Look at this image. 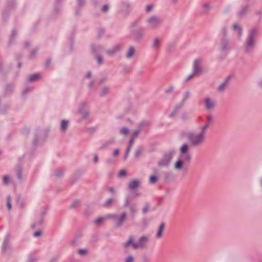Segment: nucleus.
<instances>
[{
  "instance_id": "obj_60",
  "label": "nucleus",
  "mask_w": 262,
  "mask_h": 262,
  "mask_svg": "<svg viewBox=\"0 0 262 262\" xmlns=\"http://www.w3.org/2000/svg\"><path fill=\"white\" fill-rule=\"evenodd\" d=\"M9 182V177L7 176H5L3 177V183L5 184H8Z\"/></svg>"
},
{
  "instance_id": "obj_14",
  "label": "nucleus",
  "mask_w": 262,
  "mask_h": 262,
  "mask_svg": "<svg viewBox=\"0 0 262 262\" xmlns=\"http://www.w3.org/2000/svg\"><path fill=\"white\" fill-rule=\"evenodd\" d=\"M40 77L41 75L38 73H36L30 75L27 78L25 82V84H27L29 82L37 81L40 79Z\"/></svg>"
},
{
  "instance_id": "obj_12",
  "label": "nucleus",
  "mask_w": 262,
  "mask_h": 262,
  "mask_svg": "<svg viewBox=\"0 0 262 262\" xmlns=\"http://www.w3.org/2000/svg\"><path fill=\"white\" fill-rule=\"evenodd\" d=\"M15 4V0H8L7 7L3 11V16H7Z\"/></svg>"
},
{
  "instance_id": "obj_2",
  "label": "nucleus",
  "mask_w": 262,
  "mask_h": 262,
  "mask_svg": "<svg viewBox=\"0 0 262 262\" xmlns=\"http://www.w3.org/2000/svg\"><path fill=\"white\" fill-rule=\"evenodd\" d=\"M50 132V129L48 127L36 128L32 140L33 145L34 146L41 145L47 139Z\"/></svg>"
},
{
  "instance_id": "obj_18",
  "label": "nucleus",
  "mask_w": 262,
  "mask_h": 262,
  "mask_svg": "<svg viewBox=\"0 0 262 262\" xmlns=\"http://www.w3.org/2000/svg\"><path fill=\"white\" fill-rule=\"evenodd\" d=\"M190 160V156L189 155L183 154L174 162V164H184L185 162H189Z\"/></svg>"
},
{
  "instance_id": "obj_9",
  "label": "nucleus",
  "mask_w": 262,
  "mask_h": 262,
  "mask_svg": "<svg viewBox=\"0 0 262 262\" xmlns=\"http://www.w3.org/2000/svg\"><path fill=\"white\" fill-rule=\"evenodd\" d=\"M230 50L229 41L227 37H222L220 42V50L224 53H228Z\"/></svg>"
},
{
  "instance_id": "obj_15",
  "label": "nucleus",
  "mask_w": 262,
  "mask_h": 262,
  "mask_svg": "<svg viewBox=\"0 0 262 262\" xmlns=\"http://www.w3.org/2000/svg\"><path fill=\"white\" fill-rule=\"evenodd\" d=\"M192 73L198 75L202 73V69L200 66V61L198 59L195 60L193 62Z\"/></svg>"
},
{
  "instance_id": "obj_8",
  "label": "nucleus",
  "mask_w": 262,
  "mask_h": 262,
  "mask_svg": "<svg viewBox=\"0 0 262 262\" xmlns=\"http://www.w3.org/2000/svg\"><path fill=\"white\" fill-rule=\"evenodd\" d=\"M63 1V0H55L52 12V15H54V17H56L61 12L62 9L61 5Z\"/></svg>"
},
{
  "instance_id": "obj_13",
  "label": "nucleus",
  "mask_w": 262,
  "mask_h": 262,
  "mask_svg": "<svg viewBox=\"0 0 262 262\" xmlns=\"http://www.w3.org/2000/svg\"><path fill=\"white\" fill-rule=\"evenodd\" d=\"M249 5H246L241 7L240 9L237 12V16L240 19H242L245 17L249 11Z\"/></svg>"
},
{
  "instance_id": "obj_48",
  "label": "nucleus",
  "mask_w": 262,
  "mask_h": 262,
  "mask_svg": "<svg viewBox=\"0 0 262 262\" xmlns=\"http://www.w3.org/2000/svg\"><path fill=\"white\" fill-rule=\"evenodd\" d=\"M140 131L141 130L140 129L134 131L130 139H133V141H134V139H136L138 136Z\"/></svg>"
},
{
  "instance_id": "obj_61",
  "label": "nucleus",
  "mask_w": 262,
  "mask_h": 262,
  "mask_svg": "<svg viewBox=\"0 0 262 262\" xmlns=\"http://www.w3.org/2000/svg\"><path fill=\"white\" fill-rule=\"evenodd\" d=\"M51 63V59L50 58L48 59L45 63V68H47L49 67Z\"/></svg>"
},
{
  "instance_id": "obj_25",
  "label": "nucleus",
  "mask_w": 262,
  "mask_h": 262,
  "mask_svg": "<svg viewBox=\"0 0 262 262\" xmlns=\"http://www.w3.org/2000/svg\"><path fill=\"white\" fill-rule=\"evenodd\" d=\"M32 156L29 154H25L22 157L18 158L20 163L29 162L31 159Z\"/></svg>"
},
{
  "instance_id": "obj_59",
  "label": "nucleus",
  "mask_w": 262,
  "mask_h": 262,
  "mask_svg": "<svg viewBox=\"0 0 262 262\" xmlns=\"http://www.w3.org/2000/svg\"><path fill=\"white\" fill-rule=\"evenodd\" d=\"M138 25V23L137 21H135L132 23L130 25V30L133 29H137L136 27Z\"/></svg>"
},
{
  "instance_id": "obj_26",
  "label": "nucleus",
  "mask_w": 262,
  "mask_h": 262,
  "mask_svg": "<svg viewBox=\"0 0 262 262\" xmlns=\"http://www.w3.org/2000/svg\"><path fill=\"white\" fill-rule=\"evenodd\" d=\"M91 48L92 52L94 54H97L103 50V47L99 45H92Z\"/></svg>"
},
{
  "instance_id": "obj_36",
  "label": "nucleus",
  "mask_w": 262,
  "mask_h": 262,
  "mask_svg": "<svg viewBox=\"0 0 262 262\" xmlns=\"http://www.w3.org/2000/svg\"><path fill=\"white\" fill-rule=\"evenodd\" d=\"M188 150V145L187 144H184L180 148V152L182 155L185 154Z\"/></svg>"
},
{
  "instance_id": "obj_43",
  "label": "nucleus",
  "mask_w": 262,
  "mask_h": 262,
  "mask_svg": "<svg viewBox=\"0 0 262 262\" xmlns=\"http://www.w3.org/2000/svg\"><path fill=\"white\" fill-rule=\"evenodd\" d=\"M96 58L97 61V63L99 65H102L103 63V58L101 56L99 55H96Z\"/></svg>"
},
{
  "instance_id": "obj_27",
  "label": "nucleus",
  "mask_w": 262,
  "mask_h": 262,
  "mask_svg": "<svg viewBox=\"0 0 262 262\" xmlns=\"http://www.w3.org/2000/svg\"><path fill=\"white\" fill-rule=\"evenodd\" d=\"M140 183V181L134 180L128 183V187L130 189H133L138 187Z\"/></svg>"
},
{
  "instance_id": "obj_44",
  "label": "nucleus",
  "mask_w": 262,
  "mask_h": 262,
  "mask_svg": "<svg viewBox=\"0 0 262 262\" xmlns=\"http://www.w3.org/2000/svg\"><path fill=\"white\" fill-rule=\"evenodd\" d=\"M174 89V86L172 85H170L167 89L164 91L166 94H170L172 92Z\"/></svg>"
},
{
  "instance_id": "obj_38",
  "label": "nucleus",
  "mask_w": 262,
  "mask_h": 262,
  "mask_svg": "<svg viewBox=\"0 0 262 262\" xmlns=\"http://www.w3.org/2000/svg\"><path fill=\"white\" fill-rule=\"evenodd\" d=\"M97 129V126H95V127H88L85 129V132L90 134V135H92L94 133H95V132L96 131Z\"/></svg>"
},
{
  "instance_id": "obj_35",
  "label": "nucleus",
  "mask_w": 262,
  "mask_h": 262,
  "mask_svg": "<svg viewBox=\"0 0 262 262\" xmlns=\"http://www.w3.org/2000/svg\"><path fill=\"white\" fill-rule=\"evenodd\" d=\"M108 76L107 74H105L104 75H102L98 80V83L99 84H101L104 83L105 82H106L107 81V80L108 79Z\"/></svg>"
},
{
  "instance_id": "obj_42",
  "label": "nucleus",
  "mask_w": 262,
  "mask_h": 262,
  "mask_svg": "<svg viewBox=\"0 0 262 262\" xmlns=\"http://www.w3.org/2000/svg\"><path fill=\"white\" fill-rule=\"evenodd\" d=\"M213 120V118L211 115H208L207 117V120L205 122V124H207L208 125H210L211 122H212Z\"/></svg>"
},
{
  "instance_id": "obj_53",
  "label": "nucleus",
  "mask_w": 262,
  "mask_h": 262,
  "mask_svg": "<svg viewBox=\"0 0 262 262\" xmlns=\"http://www.w3.org/2000/svg\"><path fill=\"white\" fill-rule=\"evenodd\" d=\"M157 180H158L157 177H156L155 176H152L150 177L149 182L151 184H154L157 182Z\"/></svg>"
},
{
  "instance_id": "obj_16",
  "label": "nucleus",
  "mask_w": 262,
  "mask_h": 262,
  "mask_svg": "<svg viewBox=\"0 0 262 262\" xmlns=\"http://www.w3.org/2000/svg\"><path fill=\"white\" fill-rule=\"evenodd\" d=\"M131 10V4L128 2H122L120 6L121 11L125 14H127Z\"/></svg>"
},
{
  "instance_id": "obj_3",
  "label": "nucleus",
  "mask_w": 262,
  "mask_h": 262,
  "mask_svg": "<svg viewBox=\"0 0 262 262\" xmlns=\"http://www.w3.org/2000/svg\"><path fill=\"white\" fill-rule=\"evenodd\" d=\"M187 137L193 146L198 147L202 145L205 139V136L200 133L195 134L192 132L188 133Z\"/></svg>"
},
{
  "instance_id": "obj_28",
  "label": "nucleus",
  "mask_w": 262,
  "mask_h": 262,
  "mask_svg": "<svg viewBox=\"0 0 262 262\" xmlns=\"http://www.w3.org/2000/svg\"><path fill=\"white\" fill-rule=\"evenodd\" d=\"M135 53V49L133 46H130L126 55L125 57L127 59H130Z\"/></svg>"
},
{
  "instance_id": "obj_29",
  "label": "nucleus",
  "mask_w": 262,
  "mask_h": 262,
  "mask_svg": "<svg viewBox=\"0 0 262 262\" xmlns=\"http://www.w3.org/2000/svg\"><path fill=\"white\" fill-rule=\"evenodd\" d=\"M110 88L108 86H105L103 87L100 93L99 96L101 97L105 96L110 92Z\"/></svg>"
},
{
  "instance_id": "obj_10",
  "label": "nucleus",
  "mask_w": 262,
  "mask_h": 262,
  "mask_svg": "<svg viewBox=\"0 0 262 262\" xmlns=\"http://www.w3.org/2000/svg\"><path fill=\"white\" fill-rule=\"evenodd\" d=\"M231 80V76H227L224 79V80L220 84H219L217 88V91L220 93L223 92L227 88Z\"/></svg>"
},
{
  "instance_id": "obj_56",
  "label": "nucleus",
  "mask_w": 262,
  "mask_h": 262,
  "mask_svg": "<svg viewBox=\"0 0 262 262\" xmlns=\"http://www.w3.org/2000/svg\"><path fill=\"white\" fill-rule=\"evenodd\" d=\"M105 220L104 217H99L95 220V223L96 224H99Z\"/></svg>"
},
{
  "instance_id": "obj_21",
  "label": "nucleus",
  "mask_w": 262,
  "mask_h": 262,
  "mask_svg": "<svg viewBox=\"0 0 262 262\" xmlns=\"http://www.w3.org/2000/svg\"><path fill=\"white\" fill-rule=\"evenodd\" d=\"M69 126V121L68 120L63 119L61 121L60 125V130L62 133L66 132Z\"/></svg>"
},
{
  "instance_id": "obj_54",
  "label": "nucleus",
  "mask_w": 262,
  "mask_h": 262,
  "mask_svg": "<svg viewBox=\"0 0 262 262\" xmlns=\"http://www.w3.org/2000/svg\"><path fill=\"white\" fill-rule=\"evenodd\" d=\"M7 205L9 210L11 209L12 205L11 203V198L10 196H8L7 199Z\"/></svg>"
},
{
  "instance_id": "obj_49",
  "label": "nucleus",
  "mask_w": 262,
  "mask_h": 262,
  "mask_svg": "<svg viewBox=\"0 0 262 262\" xmlns=\"http://www.w3.org/2000/svg\"><path fill=\"white\" fill-rule=\"evenodd\" d=\"M203 13L205 14L208 12V11L210 9V6L208 4H205L203 5Z\"/></svg>"
},
{
  "instance_id": "obj_6",
  "label": "nucleus",
  "mask_w": 262,
  "mask_h": 262,
  "mask_svg": "<svg viewBox=\"0 0 262 262\" xmlns=\"http://www.w3.org/2000/svg\"><path fill=\"white\" fill-rule=\"evenodd\" d=\"M148 27L150 29H155L159 27L161 23L162 20L160 17L156 15H152L146 20Z\"/></svg>"
},
{
  "instance_id": "obj_64",
  "label": "nucleus",
  "mask_w": 262,
  "mask_h": 262,
  "mask_svg": "<svg viewBox=\"0 0 262 262\" xmlns=\"http://www.w3.org/2000/svg\"><path fill=\"white\" fill-rule=\"evenodd\" d=\"M126 174V171L125 170H121L119 173V177H121L125 176Z\"/></svg>"
},
{
  "instance_id": "obj_41",
  "label": "nucleus",
  "mask_w": 262,
  "mask_h": 262,
  "mask_svg": "<svg viewBox=\"0 0 262 262\" xmlns=\"http://www.w3.org/2000/svg\"><path fill=\"white\" fill-rule=\"evenodd\" d=\"M149 124V122L146 121H144L141 122L139 125V129L141 130L145 127L148 126Z\"/></svg>"
},
{
  "instance_id": "obj_23",
  "label": "nucleus",
  "mask_w": 262,
  "mask_h": 262,
  "mask_svg": "<svg viewBox=\"0 0 262 262\" xmlns=\"http://www.w3.org/2000/svg\"><path fill=\"white\" fill-rule=\"evenodd\" d=\"M18 35V31L15 29L14 28L12 30L11 34L10 37V40H9V44H12L14 42L15 39Z\"/></svg>"
},
{
  "instance_id": "obj_37",
  "label": "nucleus",
  "mask_w": 262,
  "mask_h": 262,
  "mask_svg": "<svg viewBox=\"0 0 262 262\" xmlns=\"http://www.w3.org/2000/svg\"><path fill=\"white\" fill-rule=\"evenodd\" d=\"M160 40L156 38L155 39L152 45V48L154 49H158L160 48Z\"/></svg>"
},
{
  "instance_id": "obj_19",
  "label": "nucleus",
  "mask_w": 262,
  "mask_h": 262,
  "mask_svg": "<svg viewBox=\"0 0 262 262\" xmlns=\"http://www.w3.org/2000/svg\"><path fill=\"white\" fill-rule=\"evenodd\" d=\"M78 111L79 113L82 115L83 119H85L89 117V112L85 108L84 104H81L80 105L78 108Z\"/></svg>"
},
{
  "instance_id": "obj_45",
  "label": "nucleus",
  "mask_w": 262,
  "mask_h": 262,
  "mask_svg": "<svg viewBox=\"0 0 262 262\" xmlns=\"http://www.w3.org/2000/svg\"><path fill=\"white\" fill-rule=\"evenodd\" d=\"M185 165H174V169L177 170H183L185 171L186 169L184 167Z\"/></svg>"
},
{
  "instance_id": "obj_63",
  "label": "nucleus",
  "mask_w": 262,
  "mask_h": 262,
  "mask_svg": "<svg viewBox=\"0 0 262 262\" xmlns=\"http://www.w3.org/2000/svg\"><path fill=\"white\" fill-rule=\"evenodd\" d=\"M232 27L234 30H237V31L242 29L241 27L236 24H234Z\"/></svg>"
},
{
  "instance_id": "obj_32",
  "label": "nucleus",
  "mask_w": 262,
  "mask_h": 262,
  "mask_svg": "<svg viewBox=\"0 0 262 262\" xmlns=\"http://www.w3.org/2000/svg\"><path fill=\"white\" fill-rule=\"evenodd\" d=\"M165 227L164 224L162 223L160 225L158 231L157 233L156 236L157 238H160L162 236Z\"/></svg>"
},
{
  "instance_id": "obj_57",
  "label": "nucleus",
  "mask_w": 262,
  "mask_h": 262,
  "mask_svg": "<svg viewBox=\"0 0 262 262\" xmlns=\"http://www.w3.org/2000/svg\"><path fill=\"white\" fill-rule=\"evenodd\" d=\"M108 9H109L108 5H105L102 7L101 11L104 13H106L108 11Z\"/></svg>"
},
{
  "instance_id": "obj_52",
  "label": "nucleus",
  "mask_w": 262,
  "mask_h": 262,
  "mask_svg": "<svg viewBox=\"0 0 262 262\" xmlns=\"http://www.w3.org/2000/svg\"><path fill=\"white\" fill-rule=\"evenodd\" d=\"M86 0H77V6L78 8L83 7L85 3Z\"/></svg>"
},
{
  "instance_id": "obj_62",
  "label": "nucleus",
  "mask_w": 262,
  "mask_h": 262,
  "mask_svg": "<svg viewBox=\"0 0 262 262\" xmlns=\"http://www.w3.org/2000/svg\"><path fill=\"white\" fill-rule=\"evenodd\" d=\"M195 75L194 73H192L190 75H188L185 79V82H187L190 80Z\"/></svg>"
},
{
  "instance_id": "obj_55",
  "label": "nucleus",
  "mask_w": 262,
  "mask_h": 262,
  "mask_svg": "<svg viewBox=\"0 0 262 262\" xmlns=\"http://www.w3.org/2000/svg\"><path fill=\"white\" fill-rule=\"evenodd\" d=\"M134 257L131 255L127 256L125 259V262H134Z\"/></svg>"
},
{
  "instance_id": "obj_4",
  "label": "nucleus",
  "mask_w": 262,
  "mask_h": 262,
  "mask_svg": "<svg viewBox=\"0 0 262 262\" xmlns=\"http://www.w3.org/2000/svg\"><path fill=\"white\" fill-rule=\"evenodd\" d=\"M148 241V238L146 236H142L137 243L133 242V237H130L128 241L124 244V247L127 248L130 244L134 249L142 248L145 247L146 244Z\"/></svg>"
},
{
  "instance_id": "obj_31",
  "label": "nucleus",
  "mask_w": 262,
  "mask_h": 262,
  "mask_svg": "<svg viewBox=\"0 0 262 262\" xmlns=\"http://www.w3.org/2000/svg\"><path fill=\"white\" fill-rule=\"evenodd\" d=\"M191 93L189 91H187L184 92L183 94V99L181 100L182 102V104H185V102L187 101V100L190 97Z\"/></svg>"
},
{
  "instance_id": "obj_46",
  "label": "nucleus",
  "mask_w": 262,
  "mask_h": 262,
  "mask_svg": "<svg viewBox=\"0 0 262 262\" xmlns=\"http://www.w3.org/2000/svg\"><path fill=\"white\" fill-rule=\"evenodd\" d=\"M105 32V29L103 28H99L98 30V36L99 38H101L103 36Z\"/></svg>"
},
{
  "instance_id": "obj_20",
  "label": "nucleus",
  "mask_w": 262,
  "mask_h": 262,
  "mask_svg": "<svg viewBox=\"0 0 262 262\" xmlns=\"http://www.w3.org/2000/svg\"><path fill=\"white\" fill-rule=\"evenodd\" d=\"M14 85L12 83L7 84L4 89V95L7 96L11 94L13 91Z\"/></svg>"
},
{
  "instance_id": "obj_40",
  "label": "nucleus",
  "mask_w": 262,
  "mask_h": 262,
  "mask_svg": "<svg viewBox=\"0 0 262 262\" xmlns=\"http://www.w3.org/2000/svg\"><path fill=\"white\" fill-rule=\"evenodd\" d=\"M209 125L205 123L203 126L200 127V132L199 133L205 136L206 130L209 127Z\"/></svg>"
},
{
  "instance_id": "obj_24",
  "label": "nucleus",
  "mask_w": 262,
  "mask_h": 262,
  "mask_svg": "<svg viewBox=\"0 0 262 262\" xmlns=\"http://www.w3.org/2000/svg\"><path fill=\"white\" fill-rule=\"evenodd\" d=\"M114 143V139H110L106 141L105 142L102 144V145L99 147V150H103L104 149H105L109 147L110 146L113 144Z\"/></svg>"
},
{
  "instance_id": "obj_33",
  "label": "nucleus",
  "mask_w": 262,
  "mask_h": 262,
  "mask_svg": "<svg viewBox=\"0 0 262 262\" xmlns=\"http://www.w3.org/2000/svg\"><path fill=\"white\" fill-rule=\"evenodd\" d=\"M143 151V148L142 147H138L136 150L134 154V157L136 158H140L142 155V152Z\"/></svg>"
},
{
  "instance_id": "obj_39",
  "label": "nucleus",
  "mask_w": 262,
  "mask_h": 262,
  "mask_svg": "<svg viewBox=\"0 0 262 262\" xmlns=\"http://www.w3.org/2000/svg\"><path fill=\"white\" fill-rule=\"evenodd\" d=\"M129 133V129L127 127H123L119 130V133L123 135H127Z\"/></svg>"
},
{
  "instance_id": "obj_22",
  "label": "nucleus",
  "mask_w": 262,
  "mask_h": 262,
  "mask_svg": "<svg viewBox=\"0 0 262 262\" xmlns=\"http://www.w3.org/2000/svg\"><path fill=\"white\" fill-rule=\"evenodd\" d=\"M35 88L33 86L26 85L22 92V96L23 97H26L27 95L33 92Z\"/></svg>"
},
{
  "instance_id": "obj_34",
  "label": "nucleus",
  "mask_w": 262,
  "mask_h": 262,
  "mask_svg": "<svg viewBox=\"0 0 262 262\" xmlns=\"http://www.w3.org/2000/svg\"><path fill=\"white\" fill-rule=\"evenodd\" d=\"M134 141H133V139L130 140L129 145L127 146V148L126 149V150L125 155H124L125 158H126L128 157V155L129 153L130 149L132 148L133 145L134 144Z\"/></svg>"
},
{
  "instance_id": "obj_58",
  "label": "nucleus",
  "mask_w": 262,
  "mask_h": 262,
  "mask_svg": "<svg viewBox=\"0 0 262 262\" xmlns=\"http://www.w3.org/2000/svg\"><path fill=\"white\" fill-rule=\"evenodd\" d=\"M87 253L86 249H79L78 251V253L80 255H83Z\"/></svg>"
},
{
  "instance_id": "obj_11",
  "label": "nucleus",
  "mask_w": 262,
  "mask_h": 262,
  "mask_svg": "<svg viewBox=\"0 0 262 262\" xmlns=\"http://www.w3.org/2000/svg\"><path fill=\"white\" fill-rule=\"evenodd\" d=\"M204 105L206 110H211L214 108L215 106V102L209 97H207L204 99Z\"/></svg>"
},
{
  "instance_id": "obj_51",
  "label": "nucleus",
  "mask_w": 262,
  "mask_h": 262,
  "mask_svg": "<svg viewBox=\"0 0 262 262\" xmlns=\"http://www.w3.org/2000/svg\"><path fill=\"white\" fill-rule=\"evenodd\" d=\"M184 105V104H182V102L181 101L180 104H178L176 105L174 110L175 112H178Z\"/></svg>"
},
{
  "instance_id": "obj_47",
  "label": "nucleus",
  "mask_w": 262,
  "mask_h": 262,
  "mask_svg": "<svg viewBox=\"0 0 262 262\" xmlns=\"http://www.w3.org/2000/svg\"><path fill=\"white\" fill-rule=\"evenodd\" d=\"M95 83V82L94 80H91L88 83L87 86L90 91H92V90L93 89Z\"/></svg>"
},
{
  "instance_id": "obj_7",
  "label": "nucleus",
  "mask_w": 262,
  "mask_h": 262,
  "mask_svg": "<svg viewBox=\"0 0 262 262\" xmlns=\"http://www.w3.org/2000/svg\"><path fill=\"white\" fill-rule=\"evenodd\" d=\"M130 35L133 39L136 42H139L144 37V29L141 27L137 28V29H132Z\"/></svg>"
},
{
  "instance_id": "obj_1",
  "label": "nucleus",
  "mask_w": 262,
  "mask_h": 262,
  "mask_svg": "<svg viewBox=\"0 0 262 262\" xmlns=\"http://www.w3.org/2000/svg\"><path fill=\"white\" fill-rule=\"evenodd\" d=\"M258 34V29L256 27L249 30L243 44L245 53H251L254 50L256 43V38Z\"/></svg>"
},
{
  "instance_id": "obj_30",
  "label": "nucleus",
  "mask_w": 262,
  "mask_h": 262,
  "mask_svg": "<svg viewBox=\"0 0 262 262\" xmlns=\"http://www.w3.org/2000/svg\"><path fill=\"white\" fill-rule=\"evenodd\" d=\"M126 218V213H123L121 214L119 219L116 221V225L117 226H120L122 225L123 222L125 220Z\"/></svg>"
},
{
  "instance_id": "obj_50",
  "label": "nucleus",
  "mask_w": 262,
  "mask_h": 262,
  "mask_svg": "<svg viewBox=\"0 0 262 262\" xmlns=\"http://www.w3.org/2000/svg\"><path fill=\"white\" fill-rule=\"evenodd\" d=\"M38 49L37 48L33 50L31 52L30 55L29 56V58H34L35 56V55H36V53L38 52Z\"/></svg>"
},
{
  "instance_id": "obj_5",
  "label": "nucleus",
  "mask_w": 262,
  "mask_h": 262,
  "mask_svg": "<svg viewBox=\"0 0 262 262\" xmlns=\"http://www.w3.org/2000/svg\"><path fill=\"white\" fill-rule=\"evenodd\" d=\"M177 154L175 148H171L165 152L158 164H169Z\"/></svg>"
},
{
  "instance_id": "obj_17",
  "label": "nucleus",
  "mask_w": 262,
  "mask_h": 262,
  "mask_svg": "<svg viewBox=\"0 0 262 262\" xmlns=\"http://www.w3.org/2000/svg\"><path fill=\"white\" fill-rule=\"evenodd\" d=\"M121 49L122 47L121 45H116L114 46L112 49L106 50L105 52L108 55L113 56L121 51Z\"/></svg>"
}]
</instances>
